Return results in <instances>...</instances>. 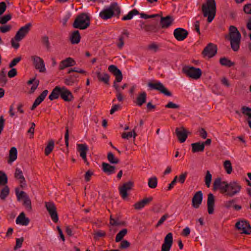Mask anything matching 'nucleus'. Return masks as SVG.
Listing matches in <instances>:
<instances>
[{"label": "nucleus", "mask_w": 251, "mask_h": 251, "mask_svg": "<svg viewBox=\"0 0 251 251\" xmlns=\"http://www.w3.org/2000/svg\"><path fill=\"white\" fill-rule=\"evenodd\" d=\"M242 189L241 185L237 181H222L221 177L215 179L213 183V190L219 189L220 193L224 196L232 197L239 193Z\"/></svg>", "instance_id": "nucleus-1"}, {"label": "nucleus", "mask_w": 251, "mask_h": 251, "mask_svg": "<svg viewBox=\"0 0 251 251\" xmlns=\"http://www.w3.org/2000/svg\"><path fill=\"white\" fill-rule=\"evenodd\" d=\"M23 205L25 207L26 210L28 212H31L32 211V205H31V201L29 197L27 199L23 200Z\"/></svg>", "instance_id": "nucleus-46"}, {"label": "nucleus", "mask_w": 251, "mask_h": 251, "mask_svg": "<svg viewBox=\"0 0 251 251\" xmlns=\"http://www.w3.org/2000/svg\"><path fill=\"white\" fill-rule=\"evenodd\" d=\"M14 177L15 178L20 180V187L22 188H25L26 186L25 179L24 176L23 172L21 169L18 168L15 169Z\"/></svg>", "instance_id": "nucleus-22"}, {"label": "nucleus", "mask_w": 251, "mask_h": 251, "mask_svg": "<svg viewBox=\"0 0 251 251\" xmlns=\"http://www.w3.org/2000/svg\"><path fill=\"white\" fill-rule=\"evenodd\" d=\"M214 204L215 197L212 193H209L207 195V211L209 214H212L213 213Z\"/></svg>", "instance_id": "nucleus-23"}, {"label": "nucleus", "mask_w": 251, "mask_h": 251, "mask_svg": "<svg viewBox=\"0 0 251 251\" xmlns=\"http://www.w3.org/2000/svg\"><path fill=\"white\" fill-rule=\"evenodd\" d=\"M121 13V8L116 2L111 3L110 6L104 9L100 13V17L103 20H106L111 18L113 16H119Z\"/></svg>", "instance_id": "nucleus-3"}, {"label": "nucleus", "mask_w": 251, "mask_h": 251, "mask_svg": "<svg viewBox=\"0 0 251 251\" xmlns=\"http://www.w3.org/2000/svg\"><path fill=\"white\" fill-rule=\"evenodd\" d=\"M148 86L151 90H157L159 93L167 96H172V93L165 88L163 84L159 81L153 80L152 81L149 82L148 83Z\"/></svg>", "instance_id": "nucleus-7"}, {"label": "nucleus", "mask_w": 251, "mask_h": 251, "mask_svg": "<svg viewBox=\"0 0 251 251\" xmlns=\"http://www.w3.org/2000/svg\"><path fill=\"white\" fill-rule=\"evenodd\" d=\"M31 26L32 24L31 23H28L25 26L21 27L17 32L14 37V39L17 42L22 40L26 35L28 34Z\"/></svg>", "instance_id": "nucleus-10"}, {"label": "nucleus", "mask_w": 251, "mask_h": 251, "mask_svg": "<svg viewBox=\"0 0 251 251\" xmlns=\"http://www.w3.org/2000/svg\"><path fill=\"white\" fill-rule=\"evenodd\" d=\"M94 238L95 239L97 240L100 237H103L105 236L106 233L105 231L102 230H97L94 233Z\"/></svg>", "instance_id": "nucleus-52"}, {"label": "nucleus", "mask_w": 251, "mask_h": 251, "mask_svg": "<svg viewBox=\"0 0 251 251\" xmlns=\"http://www.w3.org/2000/svg\"><path fill=\"white\" fill-rule=\"evenodd\" d=\"M17 157V150L15 147H12L9 151V159L7 161L8 163H11L16 159Z\"/></svg>", "instance_id": "nucleus-35"}, {"label": "nucleus", "mask_w": 251, "mask_h": 251, "mask_svg": "<svg viewBox=\"0 0 251 251\" xmlns=\"http://www.w3.org/2000/svg\"><path fill=\"white\" fill-rule=\"evenodd\" d=\"M182 72L187 76L194 79L200 78L202 74V71L200 68H196L193 66H185L182 68Z\"/></svg>", "instance_id": "nucleus-8"}, {"label": "nucleus", "mask_w": 251, "mask_h": 251, "mask_svg": "<svg viewBox=\"0 0 251 251\" xmlns=\"http://www.w3.org/2000/svg\"><path fill=\"white\" fill-rule=\"evenodd\" d=\"M160 27L157 23H154L151 25H146L145 26V31L147 32L156 33L160 29Z\"/></svg>", "instance_id": "nucleus-30"}, {"label": "nucleus", "mask_w": 251, "mask_h": 251, "mask_svg": "<svg viewBox=\"0 0 251 251\" xmlns=\"http://www.w3.org/2000/svg\"><path fill=\"white\" fill-rule=\"evenodd\" d=\"M11 68L12 69L8 73V76L10 78L15 76L17 74L16 69L15 68Z\"/></svg>", "instance_id": "nucleus-61"}, {"label": "nucleus", "mask_w": 251, "mask_h": 251, "mask_svg": "<svg viewBox=\"0 0 251 251\" xmlns=\"http://www.w3.org/2000/svg\"><path fill=\"white\" fill-rule=\"evenodd\" d=\"M127 230L124 228L121 230L116 236L115 242H119L123 239V237L127 234Z\"/></svg>", "instance_id": "nucleus-43"}, {"label": "nucleus", "mask_w": 251, "mask_h": 251, "mask_svg": "<svg viewBox=\"0 0 251 251\" xmlns=\"http://www.w3.org/2000/svg\"><path fill=\"white\" fill-rule=\"evenodd\" d=\"M77 151L80 153V156L85 162L87 161L86 154L88 151V147L85 144H77Z\"/></svg>", "instance_id": "nucleus-24"}, {"label": "nucleus", "mask_w": 251, "mask_h": 251, "mask_svg": "<svg viewBox=\"0 0 251 251\" xmlns=\"http://www.w3.org/2000/svg\"><path fill=\"white\" fill-rule=\"evenodd\" d=\"M80 35L78 30H75L71 33L70 40L72 44H77L80 42Z\"/></svg>", "instance_id": "nucleus-29"}, {"label": "nucleus", "mask_w": 251, "mask_h": 251, "mask_svg": "<svg viewBox=\"0 0 251 251\" xmlns=\"http://www.w3.org/2000/svg\"><path fill=\"white\" fill-rule=\"evenodd\" d=\"M116 167L114 166L110 165L108 163L103 162L102 163V169L103 172L108 175L115 173Z\"/></svg>", "instance_id": "nucleus-28"}, {"label": "nucleus", "mask_w": 251, "mask_h": 251, "mask_svg": "<svg viewBox=\"0 0 251 251\" xmlns=\"http://www.w3.org/2000/svg\"><path fill=\"white\" fill-rule=\"evenodd\" d=\"M138 14L140 15V16L142 18H143L145 19H148L150 18L149 15H148L145 13H140L138 10H137L136 9H134L130 11L128 13L127 15L124 16L122 18V20L126 21V20H130L132 18V17L134 15H138Z\"/></svg>", "instance_id": "nucleus-19"}, {"label": "nucleus", "mask_w": 251, "mask_h": 251, "mask_svg": "<svg viewBox=\"0 0 251 251\" xmlns=\"http://www.w3.org/2000/svg\"><path fill=\"white\" fill-rule=\"evenodd\" d=\"M54 146V142L51 139L49 141L48 144L45 149V154L46 155H49L52 151Z\"/></svg>", "instance_id": "nucleus-37"}, {"label": "nucleus", "mask_w": 251, "mask_h": 251, "mask_svg": "<svg viewBox=\"0 0 251 251\" xmlns=\"http://www.w3.org/2000/svg\"><path fill=\"white\" fill-rule=\"evenodd\" d=\"M11 28V25H6L0 26V31L2 33H6L10 30Z\"/></svg>", "instance_id": "nucleus-59"}, {"label": "nucleus", "mask_w": 251, "mask_h": 251, "mask_svg": "<svg viewBox=\"0 0 251 251\" xmlns=\"http://www.w3.org/2000/svg\"><path fill=\"white\" fill-rule=\"evenodd\" d=\"M96 75L98 80L103 82L106 85H109V75L105 73H100V72H97Z\"/></svg>", "instance_id": "nucleus-27"}, {"label": "nucleus", "mask_w": 251, "mask_h": 251, "mask_svg": "<svg viewBox=\"0 0 251 251\" xmlns=\"http://www.w3.org/2000/svg\"><path fill=\"white\" fill-rule=\"evenodd\" d=\"M202 201V193L201 191L197 192L194 195L192 200V206L195 208H198Z\"/></svg>", "instance_id": "nucleus-20"}, {"label": "nucleus", "mask_w": 251, "mask_h": 251, "mask_svg": "<svg viewBox=\"0 0 251 251\" xmlns=\"http://www.w3.org/2000/svg\"><path fill=\"white\" fill-rule=\"evenodd\" d=\"M147 94L145 91L140 93L137 97L136 103L137 105L141 106L146 101Z\"/></svg>", "instance_id": "nucleus-32"}, {"label": "nucleus", "mask_w": 251, "mask_h": 251, "mask_svg": "<svg viewBox=\"0 0 251 251\" xmlns=\"http://www.w3.org/2000/svg\"><path fill=\"white\" fill-rule=\"evenodd\" d=\"M45 207L48 211L51 220L56 223L58 221V216L56 207L52 201L45 202Z\"/></svg>", "instance_id": "nucleus-9"}, {"label": "nucleus", "mask_w": 251, "mask_h": 251, "mask_svg": "<svg viewBox=\"0 0 251 251\" xmlns=\"http://www.w3.org/2000/svg\"><path fill=\"white\" fill-rule=\"evenodd\" d=\"M235 227L238 230H242V233L244 234H250L251 233V226L247 221L242 220L237 222Z\"/></svg>", "instance_id": "nucleus-13"}, {"label": "nucleus", "mask_w": 251, "mask_h": 251, "mask_svg": "<svg viewBox=\"0 0 251 251\" xmlns=\"http://www.w3.org/2000/svg\"><path fill=\"white\" fill-rule=\"evenodd\" d=\"M90 25V18L89 15L85 13L78 15L73 24L75 28L84 30L87 28Z\"/></svg>", "instance_id": "nucleus-4"}, {"label": "nucleus", "mask_w": 251, "mask_h": 251, "mask_svg": "<svg viewBox=\"0 0 251 251\" xmlns=\"http://www.w3.org/2000/svg\"><path fill=\"white\" fill-rule=\"evenodd\" d=\"M7 79L6 76L5 69L3 68L0 71V85L3 87L6 83Z\"/></svg>", "instance_id": "nucleus-38"}, {"label": "nucleus", "mask_w": 251, "mask_h": 251, "mask_svg": "<svg viewBox=\"0 0 251 251\" xmlns=\"http://www.w3.org/2000/svg\"><path fill=\"white\" fill-rule=\"evenodd\" d=\"M201 11L204 17H207V21L211 23L216 15V6L215 0H207L201 6Z\"/></svg>", "instance_id": "nucleus-2"}, {"label": "nucleus", "mask_w": 251, "mask_h": 251, "mask_svg": "<svg viewBox=\"0 0 251 251\" xmlns=\"http://www.w3.org/2000/svg\"><path fill=\"white\" fill-rule=\"evenodd\" d=\"M107 158L108 161L111 164H116L119 163L120 162V160L118 158L115 157L114 154L111 152L108 153Z\"/></svg>", "instance_id": "nucleus-44"}, {"label": "nucleus", "mask_w": 251, "mask_h": 251, "mask_svg": "<svg viewBox=\"0 0 251 251\" xmlns=\"http://www.w3.org/2000/svg\"><path fill=\"white\" fill-rule=\"evenodd\" d=\"M22 59L21 56L14 58L9 64V68H13L16 66L18 63H19Z\"/></svg>", "instance_id": "nucleus-55"}, {"label": "nucleus", "mask_w": 251, "mask_h": 251, "mask_svg": "<svg viewBox=\"0 0 251 251\" xmlns=\"http://www.w3.org/2000/svg\"><path fill=\"white\" fill-rule=\"evenodd\" d=\"M192 151L193 152L195 153L197 152H202L204 149V144L200 142L192 143L191 144Z\"/></svg>", "instance_id": "nucleus-31"}, {"label": "nucleus", "mask_w": 251, "mask_h": 251, "mask_svg": "<svg viewBox=\"0 0 251 251\" xmlns=\"http://www.w3.org/2000/svg\"><path fill=\"white\" fill-rule=\"evenodd\" d=\"M187 174L188 173L187 172H185L184 173L181 174L179 176V182H180L181 184H183L185 182Z\"/></svg>", "instance_id": "nucleus-62"}, {"label": "nucleus", "mask_w": 251, "mask_h": 251, "mask_svg": "<svg viewBox=\"0 0 251 251\" xmlns=\"http://www.w3.org/2000/svg\"><path fill=\"white\" fill-rule=\"evenodd\" d=\"M165 107L167 108L178 109L180 105L173 103L172 101H169L168 103L165 105Z\"/></svg>", "instance_id": "nucleus-56"}, {"label": "nucleus", "mask_w": 251, "mask_h": 251, "mask_svg": "<svg viewBox=\"0 0 251 251\" xmlns=\"http://www.w3.org/2000/svg\"><path fill=\"white\" fill-rule=\"evenodd\" d=\"M173 243V234L170 232L165 237L164 243L161 246V251H170Z\"/></svg>", "instance_id": "nucleus-15"}, {"label": "nucleus", "mask_w": 251, "mask_h": 251, "mask_svg": "<svg viewBox=\"0 0 251 251\" xmlns=\"http://www.w3.org/2000/svg\"><path fill=\"white\" fill-rule=\"evenodd\" d=\"M76 62L73 58L67 57L60 62L59 70H63L66 68L74 66Z\"/></svg>", "instance_id": "nucleus-18"}, {"label": "nucleus", "mask_w": 251, "mask_h": 251, "mask_svg": "<svg viewBox=\"0 0 251 251\" xmlns=\"http://www.w3.org/2000/svg\"><path fill=\"white\" fill-rule=\"evenodd\" d=\"M229 35L231 47L234 51H237L239 49L241 34L237 28L233 25L229 27Z\"/></svg>", "instance_id": "nucleus-5"}, {"label": "nucleus", "mask_w": 251, "mask_h": 251, "mask_svg": "<svg viewBox=\"0 0 251 251\" xmlns=\"http://www.w3.org/2000/svg\"><path fill=\"white\" fill-rule=\"evenodd\" d=\"M48 93V91L47 90H44L40 96L36 99L34 101L39 105L44 100Z\"/></svg>", "instance_id": "nucleus-45"}, {"label": "nucleus", "mask_w": 251, "mask_h": 251, "mask_svg": "<svg viewBox=\"0 0 251 251\" xmlns=\"http://www.w3.org/2000/svg\"><path fill=\"white\" fill-rule=\"evenodd\" d=\"M108 70L115 76V79L113 83V87L115 88L116 92H120L119 85L117 84L116 83L121 82L123 79V76L121 71L114 65L109 66Z\"/></svg>", "instance_id": "nucleus-6"}, {"label": "nucleus", "mask_w": 251, "mask_h": 251, "mask_svg": "<svg viewBox=\"0 0 251 251\" xmlns=\"http://www.w3.org/2000/svg\"><path fill=\"white\" fill-rule=\"evenodd\" d=\"M9 194V188L7 185H5L4 187L1 190L0 193V199L2 200H5V198Z\"/></svg>", "instance_id": "nucleus-40"}, {"label": "nucleus", "mask_w": 251, "mask_h": 251, "mask_svg": "<svg viewBox=\"0 0 251 251\" xmlns=\"http://www.w3.org/2000/svg\"><path fill=\"white\" fill-rule=\"evenodd\" d=\"M75 69H76V67H75L74 68H71L69 70V71L67 72V74H69L72 72H76L81 74H84L85 75H87V72L82 70V69H79V70H75Z\"/></svg>", "instance_id": "nucleus-57"}, {"label": "nucleus", "mask_w": 251, "mask_h": 251, "mask_svg": "<svg viewBox=\"0 0 251 251\" xmlns=\"http://www.w3.org/2000/svg\"><path fill=\"white\" fill-rule=\"evenodd\" d=\"M175 132L180 143H183L186 141L188 137V131L183 126L180 128L176 127Z\"/></svg>", "instance_id": "nucleus-17"}, {"label": "nucleus", "mask_w": 251, "mask_h": 251, "mask_svg": "<svg viewBox=\"0 0 251 251\" xmlns=\"http://www.w3.org/2000/svg\"><path fill=\"white\" fill-rule=\"evenodd\" d=\"M30 220L28 218L25 216L24 212H22L20 214L16 219V223L22 226H27L29 223Z\"/></svg>", "instance_id": "nucleus-25"}, {"label": "nucleus", "mask_w": 251, "mask_h": 251, "mask_svg": "<svg viewBox=\"0 0 251 251\" xmlns=\"http://www.w3.org/2000/svg\"><path fill=\"white\" fill-rule=\"evenodd\" d=\"M31 58L35 68L38 70L40 73H45L46 71L43 59L36 55H32Z\"/></svg>", "instance_id": "nucleus-12"}, {"label": "nucleus", "mask_w": 251, "mask_h": 251, "mask_svg": "<svg viewBox=\"0 0 251 251\" xmlns=\"http://www.w3.org/2000/svg\"><path fill=\"white\" fill-rule=\"evenodd\" d=\"M24 240V239L23 237H21L20 238H17L16 239V245L14 247V249L16 250L17 249L21 248L22 247Z\"/></svg>", "instance_id": "nucleus-54"}, {"label": "nucleus", "mask_w": 251, "mask_h": 251, "mask_svg": "<svg viewBox=\"0 0 251 251\" xmlns=\"http://www.w3.org/2000/svg\"><path fill=\"white\" fill-rule=\"evenodd\" d=\"M60 92V97L64 101H71L73 100L74 97L72 93L65 87L63 86L61 88Z\"/></svg>", "instance_id": "nucleus-21"}, {"label": "nucleus", "mask_w": 251, "mask_h": 251, "mask_svg": "<svg viewBox=\"0 0 251 251\" xmlns=\"http://www.w3.org/2000/svg\"><path fill=\"white\" fill-rule=\"evenodd\" d=\"M244 11L246 14H251V3L245 5L244 6Z\"/></svg>", "instance_id": "nucleus-64"}, {"label": "nucleus", "mask_w": 251, "mask_h": 251, "mask_svg": "<svg viewBox=\"0 0 251 251\" xmlns=\"http://www.w3.org/2000/svg\"><path fill=\"white\" fill-rule=\"evenodd\" d=\"M168 217L169 215L168 214H165L164 215H163L160 219V220L158 221L157 224L156 225V227H157L159 226L162 225Z\"/></svg>", "instance_id": "nucleus-58"}, {"label": "nucleus", "mask_w": 251, "mask_h": 251, "mask_svg": "<svg viewBox=\"0 0 251 251\" xmlns=\"http://www.w3.org/2000/svg\"><path fill=\"white\" fill-rule=\"evenodd\" d=\"M173 21V19L171 16H167L165 17H161L160 21V24L162 28H165L170 26Z\"/></svg>", "instance_id": "nucleus-26"}, {"label": "nucleus", "mask_w": 251, "mask_h": 251, "mask_svg": "<svg viewBox=\"0 0 251 251\" xmlns=\"http://www.w3.org/2000/svg\"><path fill=\"white\" fill-rule=\"evenodd\" d=\"M41 41L43 45L46 47L47 50H50V45L49 37L47 35L43 36L41 38Z\"/></svg>", "instance_id": "nucleus-42"}, {"label": "nucleus", "mask_w": 251, "mask_h": 251, "mask_svg": "<svg viewBox=\"0 0 251 251\" xmlns=\"http://www.w3.org/2000/svg\"><path fill=\"white\" fill-rule=\"evenodd\" d=\"M242 113L248 116L247 121L249 127L251 128V108L243 106L241 108Z\"/></svg>", "instance_id": "nucleus-34"}, {"label": "nucleus", "mask_w": 251, "mask_h": 251, "mask_svg": "<svg viewBox=\"0 0 251 251\" xmlns=\"http://www.w3.org/2000/svg\"><path fill=\"white\" fill-rule=\"evenodd\" d=\"M157 184V179L156 177L154 176L149 179L148 185L151 188H155Z\"/></svg>", "instance_id": "nucleus-49"}, {"label": "nucleus", "mask_w": 251, "mask_h": 251, "mask_svg": "<svg viewBox=\"0 0 251 251\" xmlns=\"http://www.w3.org/2000/svg\"><path fill=\"white\" fill-rule=\"evenodd\" d=\"M133 185L134 182L132 181H129L119 187L120 195L123 199H125L127 197L128 194L127 192L131 190Z\"/></svg>", "instance_id": "nucleus-14"}, {"label": "nucleus", "mask_w": 251, "mask_h": 251, "mask_svg": "<svg viewBox=\"0 0 251 251\" xmlns=\"http://www.w3.org/2000/svg\"><path fill=\"white\" fill-rule=\"evenodd\" d=\"M152 197H150L149 198H145L141 201L142 202L143 205L145 206V205L149 204L152 201Z\"/></svg>", "instance_id": "nucleus-60"}, {"label": "nucleus", "mask_w": 251, "mask_h": 251, "mask_svg": "<svg viewBox=\"0 0 251 251\" xmlns=\"http://www.w3.org/2000/svg\"><path fill=\"white\" fill-rule=\"evenodd\" d=\"M12 16L11 14H8L0 17V24H5L8 21L11 20Z\"/></svg>", "instance_id": "nucleus-51"}, {"label": "nucleus", "mask_w": 251, "mask_h": 251, "mask_svg": "<svg viewBox=\"0 0 251 251\" xmlns=\"http://www.w3.org/2000/svg\"><path fill=\"white\" fill-rule=\"evenodd\" d=\"M61 88V87L57 86L52 90L49 97V99L50 100H53L59 98V96H60Z\"/></svg>", "instance_id": "nucleus-33"}, {"label": "nucleus", "mask_w": 251, "mask_h": 251, "mask_svg": "<svg viewBox=\"0 0 251 251\" xmlns=\"http://www.w3.org/2000/svg\"><path fill=\"white\" fill-rule=\"evenodd\" d=\"M217 52V46L210 43L204 48L202 54L204 57L207 56L209 58L215 56Z\"/></svg>", "instance_id": "nucleus-11"}, {"label": "nucleus", "mask_w": 251, "mask_h": 251, "mask_svg": "<svg viewBox=\"0 0 251 251\" xmlns=\"http://www.w3.org/2000/svg\"><path fill=\"white\" fill-rule=\"evenodd\" d=\"M212 180V175L209 171H207L204 177V182L207 187L209 188Z\"/></svg>", "instance_id": "nucleus-48"}, {"label": "nucleus", "mask_w": 251, "mask_h": 251, "mask_svg": "<svg viewBox=\"0 0 251 251\" xmlns=\"http://www.w3.org/2000/svg\"><path fill=\"white\" fill-rule=\"evenodd\" d=\"M234 202V200H231L230 201H226L224 203V207L226 209H229L232 206V204Z\"/></svg>", "instance_id": "nucleus-63"}, {"label": "nucleus", "mask_w": 251, "mask_h": 251, "mask_svg": "<svg viewBox=\"0 0 251 251\" xmlns=\"http://www.w3.org/2000/svg\"><path fill=\"white\" fill-rule=\"evenodd\" d=\"M7 177L3 172L0 171V185H5L7 183Z\"/></svg>", "instance_id": "nucleus-50"}, {"label": "nucleus", "mask_w": 251, "mask_h": 251, "mask_svg": "<svg viewBox=\"0 0 251 251\" xmlns=\"http://www.w3.org/2000/svg\"><path fill=\"white\" fill-rule=\"evenodd\" d=\"M188 32L185 29L178 27L174 31V36L177 41H183L188 36Z\"/></svg>", "instance_id": "nucleus-16"}, {"label": "nucleus", "mask_w": 251, "mask_h": 251, "mask_svg": "<svg viewBox=\"0 0 251 251\" xmlns=\"http://www.w3.org/2000/svg\"><path fill=\"white\" fill-rule=\"evenodd\" d=\"M220 64L225 66L230 67L234 65V63L226 57H223L220 59Z\"/></svg>", "instance_id": "nucleus-41"}, {"label": "nucleus", "mask_w": 251, "mask_h": 251, "mask_svg": "<svg viewBox=\"0 0 251 251\" xmlns=\"http://www.w3.org/2000/svg\"><path fill=\"white\" fill-rule=\"evenodd\" d=\"M224 167L227 174H230L232 171V167L229 160H226L224 163Z\"/></svg>", "instance_id": "nucleus-47"}, {"label": "nucleus", "mask_w": 251, "mask_h": 251, "mask_svg": "<svg viewBox=\"0 0 251 251\" xmlns=\"http://www.w3.org/2000/svg\"><path fill=\"white\" fill-rule=\"evenodd\" d=\"M78 77V75H73L69 76L64 79V83L67 85H72L75 82L78 81L76 78Z\"/></svg>", "instance_id": "nucleus-36"}, {"label": "nucleus", "mask_w": 251, "mask_h": 251, "mask_svg": "<svg viewBox=\"0 0 251 251\" xmlns=\"http://www.w3.org/2000/svg\"><path fill=\"white\" fill-rule=\"evenodd\" d=\"M130 245V244L128 241L124 240L122 241L119 248L121 250H125L129 247Z\"/></svg>", "instance_id": "nucleus-53"}, {"label": "nucleus", "mask_w": 251, "mask_h": 251, "mask_svg": "<svg viewBox=\"0 0 251 251\" xmlns=\"http://www.w3.org/2000/svg\"><path fill=\"white\" fill-rule=\"evenodd\" d=\"M15 193L18 201H20L21 199L24 200L29 197L25 192L22 191L20 192H19V190L18 188H16L15 189Z\"/></svg>", "instance_id": "nucleus-39"}]
</instances>
